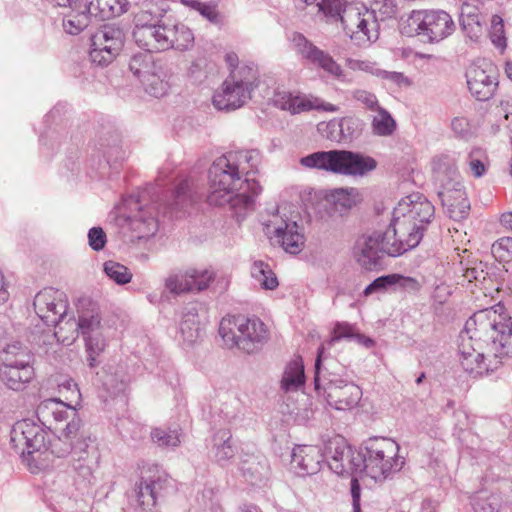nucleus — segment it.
Returning a JSON list of instances; mask_svg holds the SVG:
<instances>
[{"instance_id": "f257e3e1", "label": "nucleus", "mask_w": 512, "mask_h": 512, "mask_svg": "<svg viewBox=\"0 0 512 512\" xmlns=\"http://www.w3.org/2000/svg\"><path fill=\"white\" fill-rule=\"evenodd\" d=\"M459 362L469 374L482 376L512 356V317L490 308L473 314L459 335Z\"/></svg>"}, {"instance_id": "f03ea898", "label": "nucleus", "mask_w": 512, "mask_h": 512, "mask_svg": "<svg viewBox=\"0 0 512 512\" xmlns=\"http://www.w3.org/2000/svg\"><path fill=\"white\" fill-rule=\"evenodd\" d=\"M259 162L258 150L230 151L217 158L209 169L208 203L216 206L228 204L238 221L252 212L255 198L262 188L249 175L257 172Z\"/></svg>"}, {"instance_id": "7ed1b4c3", "label": "nucleus", "mask_w": 512, "mask_h": 512, "mask_svg": "<svg viewBox=\"0 0 512 512\" xmlns=\"http://www.w3.org/2000/svg\"><path fill=\"white\" fill-rule=\"evenodd\" d=\"M426 228L410 222L400 215H394L384 232H374L358 242L357 261L366 270L381 265L384 255L397 257L417 247Z\"/></svg>"}, {"instance_id": "20e7f679", "label": "nucleus", "mask_w": 512, "mask_h": 512, "mask_svg": "<svg viewBox=\"0 0 512 512\" xmlns=\"http://www.w3.org/2000/svg\"><path fill=\"white\" fill-rule=\"evenodd\" d=\"M200 195L192 192V183L189 180L181 181L173 192V200L159 204V196L155 186H149L141 191L136 199L137 213L130 219V227L139 239L153 236L158 229L157 215L160 207L163 213L170 211H184L189 205L197 202Z\"/></svg>"}, {"instance_id": "39448f33", "label": "nucleus", "mask_w": 512, "mask_h": 512, "mask_svg": "<svg viewBox=\"0 0 512 512\" xmlns=\"http://www.w3.org/2000/svg\"><path fill=\"white\" fill-rule=\"evenodd\" d=\"M47 436L45 429L28 419L17 421L11 428V446L32 473L49 467Z\"/></svg>"}, {"instance_id": "423d86ee", "label": "nucleus", "mask_w": 512, "mask_h": 512, "mask_svg": "<svg viewBox=\"0 0 512 512\" xmlns=\"http://www.w3.org/2000/svg\"><path fill=\"white\" fill-rule=\"evenodd\" d=\"M81 420L74 418L68 421L65 428L60 429V433L53 439L47 441L49 457H65L71 458L73 469L82 477H87L92 473L95 451H89V445L86 439L80 434Z\"/></svg>"}, {"instance_id": "0eeeda50", "label": "nucleus", "mask_w": 512, "mask_h": 512, "mask_svg": "<svg viewBox=\"0 0 512 512\" xmlns=\"http://www.w3.org/2000/svg\"><path fill=\"white\" fill-rule=\"evenodd\" d=\"M299 163L307 169H317L345 176H364L374 170V158L348 150L317 151L300 158Z\"/></svg>"}, {"instance_id": "6e6552de", "label": "nucleus", "mask_w": 512, "mask_h": 512, "mask_svg": "<svg viewBox=\"0 0 512 512\" xmlns=\"http://www.w3.org/2000/svg\"><path fill=\"white\" fill-rule=\"evenodd\" d=\"M219 334L228 348L237 347L247 354L261 350L269 339V331L259 318L242 315L224 317Z\"/></svg>"}, {"instance_id": "1a4fd4ad", "label": "nucleus", "mask_w": 512, "mask_h": 512, "mask_svg": "<svg viewBox=\"0 0 512 512\" xmlns=\"http://www.w3.org/2000/svg\"><path fill=\"white\" fill-rule=\"evenodd\" d=\"M398 453L399 445L391 438L367 439L361 447L363 473L375 481L386 479L392 473L400 471L404 465V459Z\"/></svg>"}, {"instance_id": "9d476101", "label": "nucleus", "mask_w": 512, "mask_h": 512, "mask_svg": "<svg viewBox=\"0 0 512 512\" xmlns=\"http://www.w3.org/2000/svg\"><path fill=\"white\" fill-rule=\"evenodd\" d=\"M259 73L253 63L242 64L231 70L221 88L213 96L218 110H235L242 107L258 86Z\"/></svg>"}, {"instance_id": "9b49d317", "label": "nucleus", "mask_w": 512, "mask_h": 512, "mask_svg": "<svg viewBox=\"0 0 512 512\" xmlns=\"http://www.w3.org/2000/svg\"><path fill=\"white\" fill-rule=\"evenodd\" d=\"M455 29L451 15L444 10H413L400 24L403 35L419 36L429 43L449 37Z\"/></svg>"}, {"instance_id": "f8f14e48", "label": "nucleus", "mask_w": 512, "mask_h": 512, "mask_svg": "<svg viewBox=\"0 0 512 512\" xmlns=\"http://www.w3.org/2000/svg\"><path fill=\"white\" fill-rule=\"evenodd\" d=\"M33 361V354L21 342L7 344L0 352V380L11 390H24L35 376Z\"/></svg>"}, {"instance_id": "ddd939ff", "label": "nucleus", "mask_w": 512, "mask_h": 512, "mask_svg": "<svg viewBox=\"0 0 512 512\" xmlns=\"http://www.w3.org/2000/svg\"><path fill=\"white\" fill-rule=\"evenodd\" d=\"M377 14L363 4L346 7L341 17L345 33L358 46L370 45L379 37Z\"/></svg>"}, {"instance_id": "4468645a", "label": "nucleus", "mask_w": 512, "mask_h": 512, "mask_svg": "<svg viewBox=\"0 0 512 512\" xmlns=\"http://www.w3.org/2000/svg\"><path fill=\"white\" fill-rule=\"evenodd\" d=\"M172 489V479L168 474L157 466H153L143 472L140 481L135 485L134 492L142 510L150 511L157 501L164 498Z\"/></svg>"}, {"instance_id": "2eb2a0df", "label": "nucleus", "mask_w": 512, "mask_h": 512, "mask_svg": "<svg viewBox=\"0 0 512 512\" xmlns=\"http://www.w3.org/2000/svg\"><path fill=\"white\" fill-rule=\"evenodd\" d=\"M325 460L329 468L340 476H355L363 473L361 451H354L341 436H336L326 443Z\"/></svg>"}, {"instance_id": "dca6fc26", "label": "nucleus", "mask_w": 512, "mask_h": 512, "mask_svg": "<svg viewBox=\"0 0 512 512\" xmlns=\"http://www.w3.org/2000/svg\"><path fill=\"white\" fill-rule=\"evenodd\" d=\"M125 39L122 28L116 25H104L91 37L90 60L97 66H107L121 51Z\"/></svg>"}, {"instance_id": "f3484780", "label": "nucleus", "mask_w": 512, "mask_h": 512, "mask_svg": "<svg viewBox=\"0 0 512 512\" xmlns=\"http://www.w3.org/2000/svg\"><path fill=\"white\" fill-rule=\"evenodd\" d=\"M34 310L48 326L57 330L68 319V300L66 294L52 287L44 288L34 297Z\"/></svg>"}, {"instance_id": "a211bd4d", "label": "nucleus", "mask_w": 512, "mask_h": 512, "mask_svg": "<svg viewBox=\"0 0 512 512\" xmlns=\"http://www.w3.org/2000/svg\"><path fill=\"white\" fill-rule=\"evenodd\" d=\"M266 233L273 235L275 241L287 252L299 254L305 244V237L299 227L296 217H287L279 210L265 224Z\"/></svg>"}, {"instance_id": "6ab92c4d", "label": "nucleus", "mask_w": 512, "mask_h": 512, "mask_svg": "<svg viewBox=\"0 0 512 512\" xmlns=\"http://www.w3.org/2000/svg\"><path fill=\"white\" fill-rule=\"evenodd\" d=\"M291 43L296 54L307 63L324 70L334 78L345 81L341 66L326 51L318 48L301 33H293Z\"/></svg>"}, {"instance_id": "aec40b11", "label": "nucleus", "mask_w": 512, "mask_h": 512, "mask_svg": "<svg viewBox=\"0 0 512 512\" xmlns=\"http://www.w3.org/2000/svg\"><path fill=\"white\" fill-rule=\"evenodd\" d=\"M79 335L82 336L83 340L104 335L101 317L98 312L93 310L82 312L78 320L74 317H68L66 322H63L60 328L54 332L57 340L66 345L73 343Z\"/></svg>"}, {"instance_id": "412c9836", "label": "nucleus", "mask_w": 512, "mask_h": 512, "mask_svg": "<svg viewBox=\"0 0 512 512\" xmlns=\"http://www.w3.org/2000/svg\"><path fill=\"white\" fill-rule=\"evenodd\" d=\"M152 52L134 55L129 62L130 71L142 82L150 95L159 98L166 93V84L155 73Z\"/></svg>"}, {"instance_id": "4be33fe9", "label": "nucleus", "mask_w": 512, "mask_h": 512, "mask_svg": "<svg viewBox=\"0 0 512 512\" xmlns=\"http://www.w3.org/2000/svg\"><path fill=\"white\" fill-rule=\"evenodd\" d=\"M394 215H400L410 222H415L427 229L434 217V206L423 195L414 193L401 199L394 208Z\"/></svg>"}, {"instance_id": "5701e85b", "label": "nucleus", "mask_w": 512, "mask_h": 512, "mask_svg": "<svg viewBox=\"0 0 512 512\" xmlns=\"http://www.w3.org/2000/svg\"><path fill=\"white\" fill-rule=\"evenodd\" d=\"M470 93L479 101L489 100L497 86V77L492 65L487 68L471 66L466 73Z\"/></svg>"}, {"instance_id": "b1692460", "label": "nucleus", "mask_w": 512, "mask_h": 512, "mask_svg": "<svg viewBox=\"0 0 512 512\" xmlns=\"http://www.w3.org/2000/svg\"><path fill=\"white\" fill-rule=\"evenodd\" d=\"M136 43L147 52H160L172 47L171 27L153 25L136 28L133 32Z\"/></svg>"}, {"instance_id": "393cba45", "label": "nucleus", "mask_w": 512, "mask_h": 512, "mask_svg": "<svg viewBox=\"0 0 512 512\" xmlns=\"http://www.w3.org/2000/svg\"><path fill=\"white\" fill-rule=\"evenodd\" d=\"M325 460L322 452L315 445H297L291 455V466L299 476L313 475L320 471Z\"/></svg>"}, {"instance_id": "a878e982", "label": "nucleus", "mask_w": 512, "mask_h": 512, "mask_svg": "<svg viewBox=\"0 0 512 512\" xmlns=\"http://www.w3.org/2000/svg\"><path fill=\"white\" fill-rule=\"evenodd\" d=\"M323 396L329 406L337 410H350L358 404L362 391L359 386L347 382L340 386H330L329 392Z\"/></svg>"}, {"instance_id": "bb28decb", "label": "nucleus", "mask_w": 512, "mask_h": 512, "mask_svg": "<svg viewBox=\"0 0 512 512\" xmlns=\"http://www.w3.org/2000/svg\"><path fill=\"white\" fill-rule=\"evenodd\" d=\"M240 471L251 485H260L268 480L270 467L263 455L245 454L240 460Z\"/></svg>"}, {"instance_id": "cd10ccee", "label": "nucleus", "mask_w": 512, "mask_h": 512, "mask_svg": "<svg viewBox=\"0 0 512 512\" xmlns=\"http://www.w3.org/2000/svg\"><path fill=\"white\" fill-rule=\"evenodd\" d=\"M179 329L181 338L187 345H193L201 338L202 327L199 319V304L190 303L184 307Z\"/></svg>"}, {"instance_id": "c85d7f7f", "label": "nucleus", "mask_w": 512, "mask_h": 512, "mask_svg": "<svg viewBox=\"0 0 512 512\" xmlns=\"http://www.w3.org/2000/svg\"><path fill=\"white\" fill-rule=\"evenodd\" d=\"M39 420L49 422L52 417L56 423L79 418L76 409L56 399H48L40 403L37 407Z\"/></svg>"}, {"instance_id": "c756f323", "label": "nucleus", "mask_w": 512, "mask_h": 512, "mask_svg": "<svg viewBox=\"0 0 512 512\" xmlns=\"http://www.w3.org/2000/svg\"><path fill=\"white\" fill-rule=\"evenodd\" d=\"M443 205L449 214V217L454 220H461L468 215L470 209V202L466 196L465 191L460 188L450 189L447 191L439 192Z\"/></svg>"}, {"instance_id": "7c9ffc66", "label": "nucleus", "mask_w": 512, "mask_h": 512, "mask_svg": "<svg viewBox=\"0 0 512 512\" xmlns=\"http://www.w3.org/2000/svg\"><path fill=\"white\" fill-rule=\"evenodd\" d=\"M166 11L162 0H141L134 15L136 28L156 25Z\"/></svg>"}, {"instance_id": "2f4dec72", "label": "nucleus", "mask_w": 512, "mask_h": 512, "mask_svg": "<svg viewBox=\"0 0 512 512\" xmlns=\"http://www.w3.org/2000/svg\"><path fill=\"white\" fill-rule=\"evenodd\" d=\"M88 4V13L98 20H107L121 16L129 9V0H85Z\"/></svg>"}, {"instance_id": "473e14b6", "label": "nucleus", "mask_w": 512, "mask_h": 512, "mask_svg": "<svg viewBox=\"0 0 512 512\" xmlns=\"http://www.w3.org/2000/svg\"><path fill=\"white\" fill-rule=\"evenodd\" d=\"M432 171L434 181L443 189L449 188L458 176L455 158L446 154L433 159Z\"/></svg>"}, {"instance_id": "72a5a7b5", "label": "nucleus", "mask_w": 512, "mask_h": 512, "mask_svg": "<svg viewBox=\"0 0 512 512\" xmlns=\"http://www.w3.org/2000/svg\"><path fill=\"white\" fill-rule=\"evenodd\" d=\"M305 384V372L303 360L300 356L289 361L284 369L280 382L281 389L288 392H295Z\"/></svg>"}, {"instance_id": "f704fd0d", "label": "nucleus", "mask_w": 512, "mask_h": 512, "mask_svg": "<svg viewBox=\"0 0 512 512\" xmlns=\"http://www.w3.org/2000/svg\"><path fill=\"white\" fill-rule=\"evenodd\" d=\"M92 17L94 15L88 13V4L84 1L71 8V11L64 16L63 29L70 35H78L89 26Z\"/></svg>"}, {"instance_id": "c9c22d12", "label": "nucleus", "mask_w": 512, "mask_h": 512, "mask_svg": "<svg viewBox=\"0 0 512 512\" xmlns=\"http://www.w3.org/2000/svg\"><path fill=\"white\" fill-rule=\"evenodd\" d=\"M213 456L218 464L225 466L234 458L236 447L228 429H220L213 436Z\"/></svg>"}, {"instance_id": "e433bc0d", "label": "nucleus", "mask_w": 512, "mask_h": 512, "mask_svg": "<svg viewBox=\"0 0 512 512\" xmlns=\"http://www.w3.org/2000/svg\"><path fill=\"white\" fill-rule=\"evenodd\" d=\"M462 253L463 254H458L460 258L459 271L462 272L464 279L469 283L474 281L482 283L485 281L489 275L488 265L476 258H471L467 250H463Z\"/></svg>"}, {"instance_id": "4c0bfd02", "label": "nucleus", "mask_w": 512, "mask_h": 512, "mask_svg": "<svg viewBox=\"0 0 512 512\" xmlns=\"http://www.w3.org/2000/svg\"><path fill=\"white\" fill-rule=\"evenodd\" d=\"M272 101L276 107L287 110L292 114L309 111L317 107L305 96L294 95L288 91L276 92Z\"/></svg>"}, {"instance_id": "58836bf2", "label": "nucleus", "mask_w": 512, "mask_h": 512, "mask_svg": "<svg viewBox=\"0 0 512 512\" xmlns=\"http://www.w3.org/2000/svg\"><path fill=\"white\" fill-rule=\"evenodd\" d=\"M327 127L331 132L337 131L339 133V138L330 136L331 139L337 141H351L361 135L364 122L357 117L347 116L339 121L328 123Z\"/></svg>"}, {"instance_id": "ea45409f", "label": "nucleus", "mask_w": 512, "mask_h": 512, "mask_svg": "<svg viewBox=\"0 0 512 512\" xmlns=\"http://www.w3.org/2000/svg\"><path fill=\"white\" fill-rule=\"evenodd\" d=\"M333 372L345 373V367L337 359L325 355L323 346L319 347L315 361V374L318 375V381H322L326 385L331 383L327 376Z\"/></svg>"}, {"instance_id": "a19ab883", "label": "nucleus", "mask_w": 512, "mask_h": 512, "mask_svg": "<svg viewBox=\"0 0 512 512\" xmlns=\"http://www.w3.org/2000/svg\"><path fill=\"white\" fill-rule=\"evenodd\" d=\"M459 22L463 32L471 40L478 41L483 35L484 29L480 16L469 5L462 6Z\"/></svg>"}, {"instance_id": "79ce46f5", "label": "nucleus", "mask_w": 512, "mask_h": 512, "mask_svg": "<svg viewBox=\"0 0 512 512\" xmlns=\"http://www.w3.org/2000/svg\"><path fill=\"white\" fill-rule=\"evenodd\" d=\"M501 497L492 491L482 489L471 498V505L475 512H498L501 507Z\"/></svg>"}, {"instance_id": "37998d69", "label": "nucleus", "mask_w": 512, "mask_h": 512, "mask_svg": "<svg viewBox=\"0 0 512 512\" xmlns=\"http://www.w3.org/2000/svg\"><path fill=\"white\" fill-rule=\"evenodd\" d=\"M251 275L263 289L274 290L279 285L278 279L269 264L261 260L253 262L251 266Z\"/></svg>"}, {"instance_id": "c03bdc74", "label": "nucleus", "mask_w": 512, "mask_h": 512, "mask_svg": "<svg viewBox=\"0 0 512 512\" xmlns=\"http://www.w3.org/2000/svg\"><path fill=\"white\" fill-rule=\"evenodd\" d=\"M377 115L373 117L371 127L373 134L377 136H391L396 130V121L384 108L378 107Z\"/></svg>"}, {"instance_id": "a18cd8bd", "label": "nucleus", "mask_w": 512, "mask_h": 512, "mask_svg": "<svg viewBox=\"0 0 512 512\" xmlns=\"http://www.w3.org/2000/svg\"><path fill=\"white\" fill-rule=\"evenodd\" d=\"M85 342V353L86 361L89 368H95L101 363V355L104 353L107 342L104 335L97 337H90L84 340Z\"/></svg>"}, {"instance_id": "49530a36", "label": "nucleus", "mask_w": 512, "mask_h": 512, "mask_svg": "<svg viewBox=\"0 0 512 512\" xmlns=\"http://www.w3.org/2000/svg\"><path fill=\"white\" fill-rule=\"evenodd\" d=\"M151 439L162 448H175L181 443V433L178 429L154 428Z\"/></svg>"}, {"instance_id": "de8ad7c7", "label": "nucleus", "mask_w": 512, "mask_h": 512, "mask_svg": "<svg viewBox=\"0 0 512 512\" xmlns=\"http://www.w3.org/2000/svg\"><path fill=\"white\" fill-rule=\"evenodd\" d=\"M171 33V48L182 51L188 49L193 44L194 35L186 25L178 23L171 26Z\"/></svg>"}, {"instance_id": "09e8293b", "label": "nucleus", "mask_w": 512, "mask_h": 512, "mask_svg": "<svg viewBox=\"0 0 512 512\" xmlns=\"http://www.w3.org/2000/svg\"><path fill=\"white\" fill-rule=\"evenodd\" d=\"M166 288L174 294L191 292L192 282L189 275V269L169 275L165 281Z\"/></svg>"}, {"instance_id": "8fccbe9b", "label": "nucleus", "mask_w": 512, "mask_h": 512, "mask_svg": "<svg viewBox=\"0 0 512 512\" xmlns=\"http://www.w3.org/2000/svg\"><path fill=\"white\" fill-rule=\"evenodd\" d=\"M104 272L118 285L127 284L132 279V273L126 266L112 260L104 263Z\"/></svg>"}, {"instance_id": "3c124183", "label": "nucleus", "mask_w": 512, "mask_h": 512, "mask_svg": "<svg viewBox=\"0 0 512 512\" xmlns=\"http://www.w3.org/2000/svg\"><path fill=\"white\" fill-rule=\"evenodd\" d=\"M489 37L494 46L499 48L501 51H503L506 48L507 39L505 37L504 22L501 16H492Z\"/></svg>"}, {"instance_id": "603ef678", "label": "nucleus", "mask_w": 512, "mask_h": 512, "mask_svg": "<svg viewBox=\"0 0 512 512\" xmlns=\"http://www.w3.org/2000/svg\"><path fill=\"white\" fill-rule=\"evenodd\" d=\"M491 253L499 262L512 261V237L499 238L492 244Z\"/></svg>"}, {"instance_id": "864d4df0", "label": "nucleus", "mask_w": 512, "mask_h": 512, "mask_svg": "<svg viewBox=\"0 0 512 512\" xmlns=\"http://www.w3.org/2000/svg\"><path fill=\"white\" fill-rule=\"evenodd\" d=\"M487 157L484 151L480 148L473 149L468 155V166L471 174L474 177H481L486 172Z\"/></svg>"}, {"instance_id": "5fc2aeb1", "label": "nucleus", "mask_w": 512, "mask_h": 512, "mask_svg": "<svg viewBox=\"0 0 512 512\" xmlns=\"http://www.w3.org/2000/svg\"><path fill=\"white\" fill-rule=\"evenodd\" d=\"M189 275L192 282V291L205 290L209 284L214 280V273L209 270H198L189 268Z\"/></svg>"}, {"instance_id": "6e6d98bb", "label": "nucleus", "mask_w": 512, "mask_h": 512, "mask_svg": "<svg viewBox=\"0 0 512 512\" xmlns=\"http://www.w3.org/2000/svg\"><path fill=\"white\" fill-rule=\"evenodd\" d=\"M370 10L378 13L381 20L392 18L397 13L396 0H370Z\"/></svg>"}, {"instance_id": "4d7b16f0", "label": "nucleus", "mask_w": 512, "mask_h": 512, "mask_svg": "<svg viewBox=\"0 0 512 512\" xmlns=\"http://www.w3.org/2000/svg\"><path fill=\"white\" fill-rule=\"evenodd\" d=\"M399 274H389L381 276L372 281L365 289L364 295L369 296L375 292L386 290L388 287L396 285L398 283Z\"/></svg>"}, {"instance_id": "13d9d810", "label": "nucleus", "mask_w": 512, "mask_h": 512, "mask_svg": "<svg viewBox=\"0 0 512 512\" xmlns=\"http://www.w3.org/2000/svg\"><path fill=\"white\" fill-rule=\"evenodd\" d=\"M317 5L319 10L323 11L326 15L341 19L344 9L353 4H347L344 0H321L320 2L317 1Z\"/></svg>"}, {"instance_id": "bf43d9fd", "label": "nucleus", "mask_w": 512, "mask_h": 512, "mask_svg": "<svg viewBox=\"0 0 512 512\" xmlns=\"http://www.w3.org/2000/svg\"><path fill=\"white\" fill-rule=\"evenodd\" d=\"M344 375H345V373H335V372L330 373V376H327V378L329 380H331V383L326 385L324 382L318 381V375L315 374L314 385H315L316 391L318 392V394L324 395L327 392H329L330 386H340L344 383H347L348 381L343 379Z\"/></svg>"}, {"instance_id": "052dcab7", "label": "nucleus", "mask_w": 512, "mask_h": 512, "mask_svg": "<svg viewBox=\"0 0 512 512\" xmlns=\"http://www.w3.org/2000/svg\"><path fill=\"white\" fill-rule=\"evenodd\" d=\"M355 329L354 327L346 322H338L334 326L333 329V335L329 341V344L331 345L334 342H337L341 339H350L355 337Z\"/></svg>"}, {"instance_id": "680f3d73", "label": "nucleus", "mask_w": 512, "mask_h": 512, "mask_svg": "<svg viewBox=\"0 0 512 512\" xmlns=\"http://www.w3.org/2000/svg\"><path fill=\"white\" fill-rule=\"evenodd\" d=\"M352 97L356 101L362 103L367 109L369 110H377L378 107V100L375 94L363 90V89H356L352 92Z\"/></svg>"}, {"instance_id": "e2e57ef3", "label": "nucleus", "mask_w": 512, "mask_h": 512, "mask_svg": "<svg viewBox=\"0 0 512 512\" xmlns=\"http://www.w3.org/2000/svg\"><path fill=\"white\" fill-rule=\"evenodd\" d=\"M106 241V234L101 227H93L89 230L88 243L93 250H102L106 244Z\"/></svg>"}, {"instance_id": "0e129e2a", "label": "nucleus", "mask_w": 512, "mask_h": 512, "mask_svg": "<svg viewBox=\"0 0 512 512\" xmlns=\"http://www.w3.org/2000/svg\"><path fill=\"white\" fill-rule=\"evenodd\" d=\"M331 202L336 206L337 210H347L352 205V199L345 189H336L330 195Z\"/></svg>"}, {"instance_id": "69168bd1", "label": "nucleus", "mask_w": 512, "mask_h": 512, "mask_svg": "<svg viewBox=\"0 0 512 512\" xmlns=\"http://www.w3.org/2000/svg\"><path fill=\"white\" fill-rule=\"evenodd\" d=\"M193 7L210 22L217 23L219 21V13L217 11L216 5L211 3L196 2Z\"/></svg>"}, {"instance_id": "338daca9", "label": "nucleus", "mask_w": 512, "mask_h": 512, "mask_svg": "<svg viewBox=\"0 0 512 512\" xmlns=\"http://www.w3.org/2000/svg\"><path fill=\"white\" fill-rule=\"evenodd\" d=\"M452 130L461 137H466L470 134V123L465 117H455L451 122Z\"/></svg>"}, {"instance_id": "774afa93", "label": "nucleus", "mask_w": 512, "mask_h": 512, "mask_svg": "<svg viewBox=\"0 0 512 512\" xmlns=\"http://www.w3.org/2000/svg\"><path fill=\"white\" fill-rule=\"evenodd\" d=\"M346 65L353 71H365L374 73V64L369 61L349 58L346 60Z\"/></svg>"}]
</instances>
